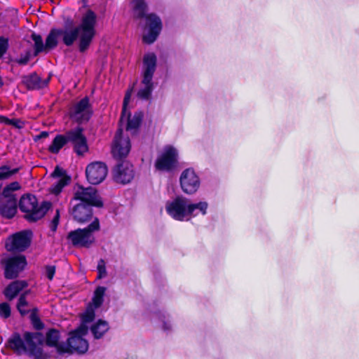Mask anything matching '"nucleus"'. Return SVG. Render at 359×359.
Instances as JSON below:
<instances>
[{
  "label": "nucleus",
  "mask_w": 359,
  "mask_h": 359,
  "mask_svg": "<svg viewBox=\"0 0 359 359\" xmlns=\"http://www.w3.org/2000/svg\"><path fill=\"white\" fill-rule=\"evenodd\" d=\"M97 15L92 11H88L81 17L77 26H66L64 29H53L46 40V47L49 50L54 48L62 38L63 43L70 46L75 41L78 42L80 52L88 49L96 35Z\"/></svg>",
  "instance_id": "nucleus-1"
},
{
  "label": "nucleus",
  "mask_w": 359,
  "mask_h": 359,
  "mask_svg": "<svg viewBox=\"0 0 359 359\" xmlns=\"http://www.w3.org/2000/svg\"><path fill=\"white\" fill-rule=\"evenodd\" d=\"M44 336L41 332L23 333L22 337L18 332H14L7 339L5 347L13 351L17 355L27 353L34 359H49L50 355L43 351Z\"/></svg>",
  "instance_id": "nucleus-2"
},
{
  "label": "nucleus",
  "mask_w": 359,
  "mask_h": 359,
  "mask_svg": "<svg viewBox=\"0 0 359 359\" xmlns=\"http://www.w3.org/2000/svg\"><path fill=\"white\" fill-rule=\"evenodd\" d=\"M18 206L20 210L24 213L23 218L29 223H35L44 217L51 208L52 203L48 201L39 203L34 195L25 194L20 197Z\"/></svg>",
  "instance_id": "nucleus-3"
},
{
  "label": "nucleus",
  "mask_w": 359,
  "mask_h": 359,
  "mask_svg": "<svg viewBox=\"0 0 359 359\" xmlns=\"http://www.w3.org/2000/svg\"><path fill=\"white\" fill-rule=\"evenodd\" d=\"M157 57L154 53H145L142 59V80L140 83L137 96L147 100L154 89L153 76L156 69Z\"/></svg>",
  "instance_id": "nucleus-4"
},
{
  "label": "nucleus",
  "mask_w": 359,
  "mask_h": 359,
  "mask_svg": "<svg viewBox=\"0 0 359 359\" xmlns=\"http://www.w3.org/2000/svg\"><path fill=\"white\" fill-rule=\"evenodd\" d=\"M100 229V219L95 217L86 227L69 231L67 235V240L74 247L89 248L95 241L93 233Z\"/></svg>",
  "instance_id": "nucleus-5"
},
{
  "label": "nucleus",
  "mask_w": 359,
  "mask_h": 359,
  "mask_svg": "<svg viewBox=\"0 0 359 359\" xmlns=\"http://www.w3.org/2000/svg\"><path fill=\"white\" fill-rule=\"evenodd\" d=\"M20 185L18 181H13L6 185L2 191V195L6 198L0 203V216L6 219H13L18 212V203L13 191L19 190Z\"/></svg>",
  "instance_id": "nucleus-6"
},
{
  "label": "nucleus",
  "mask_w": 359,
  "mask_h": 359,
  "mask_svg": "<svg viewBox=\"0 0 359 359\" xmlns=\"http://www.w3.org/2000/svg\"><path fill=\"white\" fill-rule=\"evenodd\" d=\"M178 157L177 149L170 144L166 145L158 154L154 163L155 168L159 171L170 172L177 166Z\"/></svg>",
  "instance_id": "nucleus-7"
},
{
  "label": "nucleus",
  "mask_w": 359,
  "mask_h": 359,
  "mask_svg": "<svg viewBox=\"0 0 359 359\" xmlns=\"http://www.w3.org/2000/svg\"><path fill=\"white\" fill-rule=\"evenodd\" d=\"M32 232L30 230H24L13 233L6 240L5 248L12 253L25 252L31 245Z\"/></svg>",
  "instance_id": "nucleus-8"
},
{
  "label": "nucleus",
  "mask_w": 359,
  "mask_h": 359,
  "mask_svg": "<svg viewBox=\"0 0 359 359\" xmlns=\"http://www.w3.org/2000/svg\"><path fill=\"white\" fill-rule=\"evenodd\" d=\"M162 27V21L157 15L154 13L146 15L143 25V41L148 44L154 43L160 34Z\"/></svg>",
  "instance_id": "nucleus-9"
},
{
  "label": "nucleus",
  "mask_w": 359,
  "mask_h": 359,
  "mask_svg": "<svg viewBox=\"0 0 359 359\" xmlns=\"http://www.w3.org/2000/svg\"><path fill=\"white\" fill-rule=\"evenodd\" d=\"M76 185L78 189L74 194L73 200L79 201V203L94 205V207L98 208L104 207L102 198L96 188L91 186L84 187L79 183Z\"/></svg>",
  "instance_id": "nucleus-10"
},
{
  "label": "nucleus",
  "mask_w": 359,
  "mask_h": 359,
  "mask_svg": "<svg viewBox=\"0 0 359 359\" xmlns=\"http://www.w3.org/2000/svg\"><path fill=\"white\" fill-rule=\"evenodd\" d=\"M1 264L4 266L5 278L13 280L17 278L25 269L27 262L24 255H18L2 259Z\"/></svg>",
  "instance_id": "nucleus-11"
},
{
  "label": "nucleus",
  "mask_w": 359,
  "mask_h": 359,
  "mask_svg": "<svg viewBox=\"0 0 359 359\" xmlns=\"http://www.w3.org/2000/svg\"><path fill=\"white\" fill-rule=\"evenodd\" d=\"M189 205V199L183 196H177L172 201L167 202L165 210L172 219L182 222L187 216H190Z\"/></svg>",
  "instance_id": "nucleus-12"
},
{
  "label": "nucleus",
  "mask_w": 359,
  "mask_h": 359,
  "mask_svg": "<svg viewBox=\"0 0 359 359\" xmlns=\"http://www.w3.org/2000/svg\"><path fill=\"white\" fill-rule=\"evenodd\" d=\"M132 94V90H128L124 97L123 103L122 114L120 118L119 128H126V130H132L136 129L142 118V112H136L131 116L130 112L128 110V104L130 101Z\"/></svg>",
  "instance_id": "nucleus-13"
},
{
  "label": "nucleus",
  "mask_w": 359,
  "mask_h": 359,
  "mask_svg": "<svg viewBox=\"0 0 359 359\" xmlns=\"http://www.w3.org/2000/svg\"><path fill=\"white\" fill-rule=\"evenodd\" d=\"M65 135L67 142L72 143L74 150L77 155L81 156L88 151L87 140L83 133L81 128L76 127L69 130L65 133Z\"/></svg>",
  "instance_id": "nucleus-14"
},
{
  "label": "nucleus",
  "mask_w": 359,
  "mask_h": 359,
  "mask_svg": "<svg viewBox=\"0 0 359 359\" xmlns=\"http://www.w3.org/2000/svg\"><path fill=\"white\" fill-rule=\"evenodd\" d=\"M91 114L92 109L86 97L77 102L70 112L71 118L79 123L88 121Z\"/></svg>",
  "instance_id": "nucleus-15"
},
{
  "label": "nucleus",
  "mask_w": 359,
  "mask_h": 359,
  "mask_svg": "<svg viewBox=\"0 0 359 359\" xmlns=\"http://www.w3.org/2000/svg\"><path fill=\"white\" fill-rule=\"evenodd\" d=\"M93 207L94 205L79 203L72 208L70 213L75 222L83 224L95 217H93Z\"/></svg>",
  "instance_id": "nucleus-16"
},
{
  "label": "nucleus",
  "mask_w": 359,
  "mask_h": 359,
  "mask_svg": "<svg viewBox=\"0 0 359 359\" xmlns=\"http://www.w3.org/2000/svg\"><path fill=\"white\" fill-rule=\"evenodd\" d=\"M122 133V128H118L112 146L113 155L118 158L126 157L130 150V140L128 137H123Z\"/></svg>",
  "instance_id": "nucleus-17"
},
{
  "label": "nucleus",
  "mask_w": 359,
  "mask_h": 359,
  "mask_svg": "<svg viewBox=\"0 0 359 359\" xmlns=\"http://www.w3.org/2000/svg\"><path fill=\"white\" fill-rule=\"evenodd\" d=\"M88 342L83 337L70 336L67 339L65 349L67 350L66 353H77L83 354L88 350Z\"/></svg>",
  "instance_id": "nucleus-18"
},
{
  "label": "nucleus",
  "mask_w": 359,
  "mask_h": 359,
  "mask_svg": "<svg viewBox=\"0 0 359 359\" xmlns=\"http://www.w3.org/2000/svg\"><path fill=\"white\" fill-rule=\"evenodd\" d=\"M60 339V331L55 328H50L46 333L43 344L55 348L59 354L63 355L66 353L67 350L65 349V344L59 342Z\"/></svg>",
  "instance_id": "nucleus-19"
},
{
  "label": "nucleus",
  "mask_w": 359,
  "mask_h": 359,
  "mask_svg": "<svg viewBox=\"0 0 359 359\" xmlns=\"http://www.w3.org/2000/svg\"><path fill=\"white\" fill-rule=\"evenodd\" d=\"M107 172V165L99 161L90 163L86 168L87 180H105Z\"/></svg>",
  "instance_id": "nucleus-20"
},
{
  "label": "nucleus",
  "mask_w": 359,
  "mask_h": 359,
  "mask_svg": "<svg viewBox=\"0 0 359 359\" xmlns=\"http://www.w3.org/2000/svg\"><path fill=\"white\" fill-rule=\"evenodd\" d=\"M32 37L34 43V50L27 51L25 55H22L18 61L19 64L25 65L30 60V58L36 56L39 53L48 52L49 50L48 48H46V43L43 44L41 36L32 34Z\"/></svg>",
  "instance_id": "nucleus-21"
},
{
  "label": "nucleus",
  "mask_w": 359,
  "mask_h": 359,
  "mask_svg": "<svg viewBox=\"0 0 359 359\" xmlns=\"http://www.w3.org/2000/svg\"><path fill=\"white\" fill-rule=\"evenodd\" d=\"M113 176L117 180H131L134 177L133 167L128 161H122L114 168Z\"/></svg>",
  "instance_id": "nucleus-22"
},
{
  "label": "nucleus",
  "mask_w": 359,
  "mask_h": 359,
  "mask_svg": "<svg viewBox=\"0 0 359 359\" xmlns=\"http://www.w3.org/2000/svg\"><path fill=\"white\" fill-rule=\"evenodd\" d=\"M28 286L25 280H16L9 283L4 290V294L8 300H13L25 287Z\"/></svg>",
  "instance_id": "nucleus-23"
},
{
  "label": "nucleus",
  "mask_w": 359,
  "mask_h": 359,
  "mask_svg": "<svg viewBox=\"0 0 359 359\" xmlns=\"http://www.w3.org/2000/svg\"><path fill=\"white\" fill-rule=\"evenodd\" d=\"M24 81L29 88H41L48 84L49 78L42 79L37 74H33L25 78Z\"/></svg>",
  "instance_id": "nucleus-24"
},
{
  "label": "nucleus",
  "mask_w": 359,
  "mask_h": 359,
  "mask_svg": "<svg viewBox=\"0 0 359 359\" xmlns=\"http://www.w3.org/2000/svg\"><path fill=\"white\" fill-rule=\"evenodd\" d=\"M109 326L106 320L99 319L90 327V331L95 339H99L109 330Z\"/></svg>",
  "instance_id": "nucleus-25"
},
{
  "label": "nucleus",
  "mask_w": 359,
  "mask_h": 359,
  "mask_svg": "<svg viewBox=\"0 0 359 359\" xmlns=\"http://www.w3.org/2000/svg\"><path fill=\"white\" fill-rule=\"evenodd\" d=\"M107 288L104 286H98L94 291L92 302L89 305H92L94 308H100L104 302V296Z\"/></svg>",
  "instance_id": "nucleus-26"
},
{
  "label": "nucleus",
  "mask_w": 359,
  "mask_h": 359,
  "mask_svg": "<svg viewBox=\"0 0 359 359\" xmlns=\"http://www.w3.org/2000/svg\"><path fill=\"white\" fill-rule=\"evenodd\" d=\"M67 140L65 135H58L53 140L48 150L53 154H57L67 144Z\"/></svg>",
  "instance_id": "nucleus-27"
},
{
  "label": "nucleus",
  "mask_w": 359,
  "mask_h": 359,
  "mask_svg": "<svg viewBox=\"0 0 359 359\" xmlns=\"http://www.w3.org/2000/svg\"><path fill=\"white\" fill-rule=\"evenodd\" d=\"M131 7L133 15L136 18H143L144 16L147 9V4L144 0H133Z\"/></svg>",
  "instance_id": "nucleus-28"
},
{
  "label": "nucleus",
  "mask_w": 359,
  "mask_h": 359,
  "mask_svg": "<svg viewBox=\"0 0 359 359\" xmlns=\"http://www.w3.org/2000/svg\"><path fill=\"white\" fill-rule=\"evenodd\" d=\"M38 312V309L35 307L31 310V313L29 316L31 323L34 329L36 330V332H39L40 330H43L45 326L44 323L41 321V318H39Z\"/></svg>",
  "instance_id": "nucleus-29"
},
{
  "label": "nucleus",
  "mask_w": 359,
  "mask_h": 359,
  "mask_svg": "<svg viewBox=\"0 0 359 359\" xmlns=\"http://www.w3.org/2000/svg\"><path fill=\"white\" fill-rule=\"evenodd\" d=\"M182 191L187 194L195 193L200 186V181H180Z\"/></svg>",
  "instance_id": "nucleus-30"
},
{
  "label": "nucleus",
  "mask_w": 359,
  "mask_h": 359,
  "mask_svg": "<svg viewBox=\"0 0 359 359\" xmlns=\"http://www.w3.org/2000/svg\"><path fill=\"white\" fill-rule=\"evenodd\" d=\"M27 291L22 293L20 295L16 306L18 311L22 316H26L29 312V310H22V307L27 306L28 305V302L27 301Z\"/></svg>",
  "instance_id": "nucleus-31"
},
{
  "label": "nucleus",
  "mask_w": 359,
  "mask_h": 359,
  "mask_svg": "<svg viewBox=\"0 0 359 359\" xmlns=\"http://www.w3.org/2000/svg\"><path fill=\"white\" fill-rule=\"evenodd\" d=\"M200 177L201 176L196 169L192 167H189L182 172L180 180H194L195 178Z\"/></svg>",
  "instance_id": "nucleus-32"
},
{
  "label": "nucleus",
  "mask_w": 359,
  "mask_h": 359,
  "mask_svg": "<svg viewBox=\"0 0 359 359\" xmlns=\"http://www.w3.org/2000/svg\"><path fill=\"white\" fill-rule=\"evenodd\" d=\"M208 205L206 202L201 201L198 203H189V211L190 212V216L193 215L194 212L198 209L203 215H205L207 213Z\"/></svg>",
  "instance_id": "nucleus-33"
},
{
  "label": "nucleus",
  "mask_w": 359,
  "mask_h": 359,
  "mask_svg": "<svg viewBox=\"0 0 359 359\" xmlns=\"http://www.w3.org/2000/svg\"><path fill=\"white\" fill-rule=\"evenodd\" d=\"M96 309L97 308H94L92 305L88 304L86 312L81 317V320L83 323H89L94 320L95 318V309Z\"/></svg>",
  "instance_id": "nucleus-34"
},
{
  "label": "nucleus",
  "mask_w": 359,
  "mask_h": 359,
  "mask_svg": "<svg viewBox=\"0 0 359 359\" xmlns=\"http://www.w3.org/2000/svg\"><path fill=\"white\" fill-rule=\"evenodd\" d=\"M88 327L86 325V323H83L82 322V323L77 328L69 332V335L83 337L88 334Z\"/></svg>",
  "instance_id": "nucleus-35"
},
{
  "label": "nucleus",
  "mask_w": 359,
  "mask_h": 359,
  "mask_svg": "<svg viewBox=\"0 0 359 359\" xmlns=\"http://www.w3.org/2000/svg\"><path fill=\"white\" fill-rule=\"evenodd\" d=\"M17 168H10L8 166H2L0 168V180L3 178H7L12 177L15 172H17Z\"/></svg>",
  "instance_id": "nucleus-36"
},
{
  "label": "nucleus",
  "mask_w": 359,
  "mask_h": 359,
  "mask_svg": "<svg viewBox=\"0 0 359 359\" xmlns=\"http://www.w3.org/2000/svg\"><path fill=\"white\" fill-rule=\"evenodd\" d=\"M69 182L70 181H57V182L50 188V193L56 196L60 194L63 188L69 184Z\"/></svg>",
  "instance_id": "nucleus-37"
},
{
  "label": "nucleus",
  "mask_w": 359,
  "mask_h": 359,
  "mask_svg": "<svg viewBox=\"0 0 359 359\" xmlns=\"http://www.w3.org/2000/svg\"><path fill=\"white\" fill-rule=\"evenodd\" d=\"M11 315V309L8 303L3 302L0 304V317L8 318Z\"/></svg>",
  "instance_id": "nucleus-38"
},
{
  "label": "nucleus",
  "mask_w": 359,
  "mask_h": 359,
  "mask_svg": "<svg viewBox=\"0 0 359 359\" xmlns=\"http://www.w3.org/2000/svg\"><path fill=\"white\" fill-rule=\"evenodd\" d=\"M51 177L60 178V180H71V177L67 175L66 171L60 167L55 168V170L51 174Z\"/></svg>",
  "instance_id": "nucleus-39"
},
{
  "label": "nucleus",
  "mask_w": 359,
  "mask_h": 359,
  "mask_svg": "<svg viewBox=\"0 0 359 359\" xmlns=\"http://www.w3.org/2000/svg\"><path fill=\"white\" fill-rule=\"evenodd\" d=\"M97 278L100 279L103 277L106 276L107 275V271H106V264L103 259H100L98 261L97 266Z\"/></svg>",
  "instance_id": "nucleus-40"
},
{
  "label": "nucleus",
  "mask_w": 359,
  "mask_h": 359,
  "mask_svg": "<svg viewBox=\"0 0 359 359\" xmlns=\"http://www.w3.org/2000/svg\"><path fill=\"white\" fill-rule=\"evenodd\" d=\"M60 210L57 209L55 211V214L53 218L51 219L50 224H49V227L53 233L57 231V226L60 222Z\"/></svg>",
  "instance_id": "nucleus-41"
},
{
  "label": "nucleus",
  "mask_w": 359,
  "mask_h": 359,
  "mask_svg": "<svg viewBox=\"0 0 359 359\" xmlns=\"http://www.w3.org/2000/svg\"><path fill=\"white\" fill-rule=\"evenodd\" d=\"M1 121L4 122L9 125H13L18 128H21L23 127L24 123L19 119H8L6 117H1Z\"/></svg>",
  "instance_id": "nucleus-42"
},
{
  "label": "nucleus",
  "mask_w": 359,
  "mask_h": 359,
  "mask_svg": "<svg viewBox=\"0 0 359 359\" xmlns=\"http://www.w3.org/2000/svg\"><path fill=\"white\" fill-rule=\"evenodd\" d=\"M46 276L49 280H52L55 274L56 267L53 265H47L45 266Z\"/></svg>",
  "instance_id": "nucleus-43"
},
{
  "label": "nucleus",
  "mask_w": 359,
  "mask_h": 359,
  "mask_svg": "<svg viewBox=\"0 0 359 359\" xmlns=\"http://www.w3.org/2000/svg\"><path fill=\"white\" fill-rule=\"evenodd\" d=\"M8 48V40L4 37H0V57L2 56Z\"/></svg>",
  "instance_id": "nucleus-44"
},
{
  "label": "nucleus",
  "mask_w": 359,
  "mask_h": 359,
  "mask_svg": "<svg viewBox=\"0 0 359 359\" xmlns=\"http://www.w3.org/2000/svg\"><path fill=\"white\" fill-rule=\"evenodd\" d=\"M48 133L47 132H42L38 136V138H45V137H48Z\"/></svg>",
  "instance_id": "nucleus-45"
},
{
  "label": "nucleus",
  "mask_w": 359,
  "mask_h": 359,
  "mask_svg": "<svg viewBox=\"0 0 359 359\" xmlns=\"http://www.w3.org/2000/svg\"><path fill=\"white\" fill-rule=\"evenodd\" d=\"M163 329H164L165 330H170V325H168L167 324V323H165H165H163Z\"/></svg>",
  "instance_id": "nucleus-46"
},
{
  "label": "nucleus",
  "mask_w": 359,
  "mask_h": 359,
  "mask_svg": "<svg viewBox=\"0 0 359 359\" xmlns=\"http://www.w3.org/2000/svg\"><path fill=\"white\" fill-rule=\"evenodd\" d=\"M102 182V181H94V182H92L91 184H99Z\"/></svg>",
  "instance_id": "nucleus-47"
},
{
  "label": "nucleus",
  "mask_w": 359,
  "mask_h": 359,
  "mask_svg": "<svg viewBox=\"0 0 359 359\" xmlns=\"http://www.w3.org/2000/svg\"><path fill=\"white\" fill-rule=\"evenodd\" d=\"M122 184H126L129 182H130L131 181H119Z\"/></svg>",
  "instance_id": "nucleus-48"
}]
</instances>
